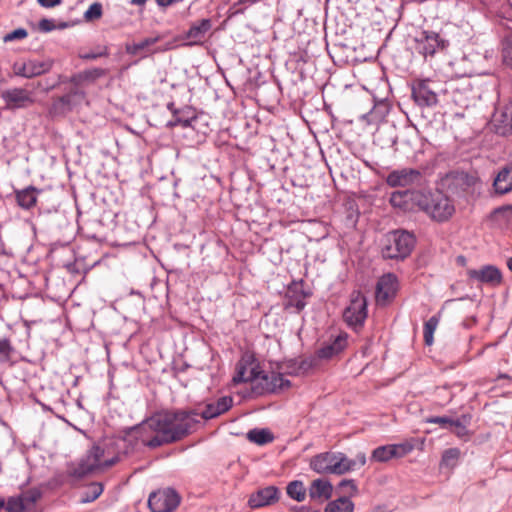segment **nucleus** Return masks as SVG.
I'll return each instance as SVG.
<instances>
[{"mask_svg":"<svg viewBox=\"0 0 512 512\" xmlns=\"http://www.w3.org/2000/svg\"><path fill=\"white\" fill-rule=\"evenodd\" d=\"M198 416L196 411L158 413L137 426L135 435L143 445L156 448L187 436L199 423Z\"/></svg>","mask_w":512,"mask_h":512,"instance_id":"obj_1","label":"nucleus"},{"mask_svg":"<svg viewBox=\"0 0 512 512\" xmlns=\"http://www.w3.org/2000/svg\"><path fill=\"white\" fill-rule=\"evenodd\" d=\"M233 381L250 382L252 390L257 394L275 392L290 386L289 380L285 379L281 373L265 372L255 364L239 367Z\"/></svg>","mask_w":512,"mask_h":512,"instance_id":"obj_2","label":"nucleus"},{"mask_svg":"<svg viewBox=\"0 0 512 512\" xmlns=\"http://www.w3.org/2000/svg\"><path fill=\"white\" fill-rule=\"evenodd\" d=\"M365 453H358L355 459L348 458L341 452H325L314 456L310 467L320 474L343 475L366 464Z\"/></svg>","mask_w":512,"mask_h":512,"instance_id":"obj_3","label":"nucleus"},{"mask_svg":"<svg viewBox=\"0 0 512 512\" xmlns=\"http://www.w3.org/2000/svg\"><path fill=\"white\" fill-rule=\"evenodd\" d=\"M417 197L418 207L435 221H447L455 213L453 201L439 190L428 193L421 192V195Z\"/></svg>","mask_w":512,"mask_h":512,"instance_id":"obj_4","label":"nucleus"},{"mask_svg":"<svg viewBox=\"0 0 512 512\" xmlns=\"http://www.w3.org/2000/svg\"><path fill=\"white\" fill-rule=\"evenodd\" d=\"M414 245L413 234L404 230H395L385 236L381 253L386 259L402 260L410 255Z\"/></svg>","mask_w":512,"mask_h":512,"instance_id":"obj_5","label":"nucleus"},{"mask_svg":"<svg viewBox=\"0 0 512 512\" xmlns=\"http://www.w3.org/2000/svg\"><path fill=\"white\" fill-rule=\"evenodd\" d=\"M104 450L99 446H94L87 455L80 460L78 465L73 469L72 474L75 477L82 478L96 470L113 466L117 461V457L104 459Z\"/></svg>","mask_w":512,"mask_h":512,"instance_id":"obj_6","label":"nucleus"},{"mask_svg":"<svg viewBox=\"0 0 512 512\" xmlns=\"http://www.w3.org/2000/svg\"><path fill=\"white\" fill-rule=\"evenodd\" d=\"M180 504V496L173 489H162L150 494L148 506L152 512H173Z\"/></svg>","mask_w":512,"mask_h":512,"instance_id":"obj_7","label":"nucleus"},{"mask_svg":"<svg viewBox=\"0 0 512 512\" xmlns=\"http://www.w3.org/2000/svg\"><path fill=\"white\" fill-rule=\"evenodd\" d=\"M367 317V301L359 292H354L351 296L349 306L343 313V318L349 326H361Z\"/></svg>","mask_w":512,"mask_h":512,"instance_id":"obj_8","label":"nucleus"},{"mask_svg":"<svg viewBox=\"0 0 512 512\" xmlns=\"http://www.w3.org/2000/svg\"><path fill=\"white\" fill-rule=\"evenodd\" d=\"M420 171L412 168L394 170L388 174L386 182L391 187H409L420 184Z\"/></svg>","mask_w":512,"mask_h":512,"instance_id":"obj_9","label":"nucleus"},{"mask_svg":"<svg viewBox=\"0 0 512 512\" xmlns=\"http://www.w3.org/2000/svg\"><path fill=\"white\" fill-rule=\"evenodd\" d=\"M397 291V277L392 273L383 275L377 282L376 302L380 305H386L396 296Z\"/></svg>","mask_w":512,"mask_h":512,"instance_id":"obj_10","label":"nucleus"},{"mask_svg":"<svg viewBox=\"0 0 512 512\" xmlns=\"http://www.w3.org/2000/svg\"><path fill=\"white\" fill-rule=\"evenodd\" d=\"M40 493L37 491H28L19 496L10 497L6 503L7 512H33Z\"/></svg>","mask_w":512,"mask_h":512,"instance_id":"obj_11","label":"nucleus"},{"mask_svg":"<svg viewBox=\"0 0 512 512\" xmlns=\"http://www.w3.org/2000/svg\"><path fill=\"white\" fill-rule=\"evenodd\" d=\"M412 96L420 106H432L437 103V94L428 79L417 80L412 86Z\"/></svg>","mask_w":512,"mask_h":512,"instance_id":"obj_12","label":"nucleus"},{"mask_svg":"<svg viewBox=\"0 0 512 512\" xmlns=\"http://www.w3.org/2000/svg\"><path fill=\"white\" fill-rule=\"evenodd\" d=\"M51 67L52 64L50 62L26 60L15 62L13 71L18 76L32 78L48 72Z\"/></svg>","mask_w":512,"mask_h":512,"instance_id":"obj_13","label":"nucleus"},{"mask_svg":"<svg viewBox=\"0 0 512 512\" xmlns=\"http://www.w3.org/2000/svg\"><path fill=\"white\" fill-rule=\"evenodd\" d=\"M467 276L472 281L492 286L499 285L502 281L501 271L494 265H485L479 269H468Z\"/></svg>","mask_w":512,"mask_h":512,"instance_id":"obj_14","label":"nucleus"},{"mask_svg":"<svg viewBox=\"0 0 512 512\" xmlns=\"http://www.w3.org/2000/svg\"><path fill=\"white\" fill-rule=\"evenodd\" d=\"M417 41V50L425 57L434 55L444 48V41L435 32L423 31Z\"/></svg>","mask_w":512,"mask_h":512,"instance_id":"obj_15","label":"nucleus"},{"mask_svg":"<svg viewBox=\"0 0 512 512\" xmlns=\"http://www.w3.org/2000/svg\"><path fill=\"white\" fill-rule=\"evenodd\" d=\"M409 448L403 444H392L377 447L373 450L371 461L387 462L392 458H401L409 452Z\"/></svg>","mask_w":512,"mask_h":512,"instance_id":"obj_16","label":"nucleus"},{"mask_svg":"<svg viewBox=\"0 0 512 512\" xmlns=\"http://www.w3.org/2000/svg\"><path fill=\"white\" fill-rule=\"evenodd\" d=\"M2 97L10 109L23 108L33 103L30 93L22 88L6 90L2 93Z\"/></svg>","mask_w":512,"mask_h":512,"instance_id":"obj_17","label":"nucleus"},{"mask_svg":"<svg viewBox=\"0 0 512 512\" xmlns=\"http://www.w3.org/2000/svg\"><path fill=\"white\" fill-rule=\"evenodd\" d=\"M279 490L275 486H268L253 493L249 498L252 508H260L271 505L278 500Z\"/></svg>","mask_w":512,"mask_h":512,"instance_id":"obj_18","label":"nucleus"},{"mask_svg":"<svg viewBox=\"0 0 512 512\" xmlns=\"http://www.w3.org/2000/svg\"><path fill=\"white\" fill-rule=\"evenodd\" d=\"M418 195H421V192H416L412 190H404V191H396L391 194L390 203L394 207H398L403 210H411L414 205L418 206Z\"/></svg>","mask_w":512,"mask_h":512,"instance_id":"obj_19","label":"nucleus"},{"mask_svg":"<svg viewBox=\"0 0 512 512\" xmlns=\"http://www.w3.org/2000/svg\"><path fill=\"white\" fill-rule=\"evenodd\" d=\"M494 125L498 133H512V100L494 115Z\"/></svg>","mask_w":512,"mask_h":512,"instance_id":"obj_20","label":"nucleus"},{"mask_svg":"<svg viewBox=\"0 0 512 512\" xmlns=\"http://www.w3.org/2000/svg\"><path fill=\"white\" fill-rule=\"evenodd\" d=\"M347 345V334H339L331 343L318 350V357L322 359H331L344 350Z\"/></svg>","mask_w":512,"mask_h":512,"instance_id":"obj_21","label":"nucleus"},{"mask_svg":"<svg viewBox=\"0 0 512 512\" xmlns=\"http://www.w3.org/2000/svg\"><path fill=\"white\" fill-rule=\"evenodd\" d=\"M232 406L231 397H222L216 403L208 404L205 409L199 413V417L203 419H212L219 416L220 414L228 411Z\"/></svg>","mask_w":512,"mask_h":512,"instance_id":"obj_22","label":"nucleus"},{"mask_svg":"<svg viewBox=\"0 0 512 512\" xmlns=\"http://www.w3.org/2000/svg\"><path fill=\"white\" fill-rule=\"evenodd\" d=\"M332 484L323 479L314 480L309 488V496L311 499L319 500L321 502L328 500L332 496Z\"/></svg>","mask_w":512,"mask_h":512,"instance_id":"obj_23","label":"nucleus"},{"mask_svg":"<svg viewBox=\"0 0 512 512\" xmlns=\"http://www.w3.org/2000/svg\"><path fill=\"white\" fill-rule=\"evenodd\" d=\"M493 187L497 194H506L512 191V166L503 167L498 172Z\"/></svg>","mask_w":512,"mask_h":512,"instance_id":"obj_24","label":"nucleus"},{"mask_svg":"<svg viewBox=\"0 0 512 512\" xmlns=\"http://www.w3.org/2000/svg\"><path fill=\"white\" fill-rule=\"evenodd\" d=\"M492 220L500 226H512V206H503L495 209L491 214Z\"/></svg>","mask_w":512,"mask_h":512,"instance_id":"obj_25","label":"nucleus"},{"mask_svg":"<svg viewBox=\"0 0 512 512\" xmlns=\"http://www.w3.org/2000/svg\"><path fill=\"white\" fill-rule=\"evenodd\" d=\"M211 28V23L207 19L201 20L198 24L192 25L191 28L187 32V38L192 39L193 43L200 42L206 32Z\"/></svg>","mask_w":512,"mask_h":512,"instance_id":"obj_26","label":"nucleus"},{"mask_svg":"<svg viewBox=\"0 0 512 512\" xmlns=\"http://www.w3.org/2000/svg\"><path fill=\"white\" fill-rule=\"evenodd\" d=\"M18 204L25 209H30L36 204V189L34 187L26 188L16 194Z\"/></svg>","mask_w":512,"mask_h":512,"instance_id":"obj_27","label":"nucleus"},{"mask_svg":"<svg viewBox=\"0 0 512 512\" xmlns=\"http://www.w3.org/2000/svg\"><path fill=\"white\" fill-rule=\"evenodd\" d=\"M354 504L347 497H340L332 502H330L324 512H353Z\"/></svg>","mask_w":512,"mask_h":512,"instance_id":"obj_28","label":"nucleus"},{"mask_svg":"<svg viewBox=\"0 0 512 512\" xmlns=\"http://www.w3.org/2000/svg\"><path fill=\"white\" fill-rule=\"evenodd\" d=\"M470 421V415H462L460 418L454 419V423L452 424V427H450V430L459 438L466 439L468 437L467 426L470 424Z\"/></svg>","mask_w":512,"mask_h":512,"instance_id":"obj_29","label":"nucleus"},{"mask_svg":"<svg viewBox=\"0 0 512 512\" xmlns=\"http://www.w3.org/2000/svg\"><path fill=\"white\" fill-rule=\"evenodd\" d=\"M249 441L258 445H265L273 441V435L266 429H253L247 433Z\"/></svg>","mask_w":512,"mask_h":512,"instance_id":"obj_30","label":"nucleus"},{"mask_svg":"<svg viewBox=\"0 0 512 512\" xmlns=\"http://www.w3.org/2000/svg\"><path fill=\"white\" fill-rule=\"evenodd\" d=\"M287 494L290 498L301 502L306 497V489L302 481H292L286 488Z\"/></svg>","mask_w":512,"mask_h":512,"instance_id":"obj_31","label":"nucleus"},{"mask_svg":"<svg viewBox=\"0 0 512 512\" xmlns=\"http://www.w3.org/2000/svg\"><path fill=\"white\" fill-rule=\"evenodd\" d=\"M161 39L160 36L156 37H148L144 40L133 43V44H127L126 45V52L131 55H137L140 51L147 49L148 47L154 45Z\"/></svg>","mask_w":512,"mask_h":512,"instance_id":"obj_32","label":"nucleus"},{"mask_svg":"<svg viewBox=\"0 0 512 512\" xmlns=\"http://www.w3.org/2000/svg\"><path fill=\"white\" fill-rule=\"evenodd\" d=\"M451 178L452 183L463 190L473 186L477 181L476 177L469 175L465 172H456L453 175H451Z\"/></svg>","mask_w":512,"mask_h":512,"instance_id":"obj_33","label":"nucleus"},{"mask_svg":"<svg viewBox=\"0 0 512 512\" xmlns=\"http://www.w3.org/2000/svg\"><path fill=\"white\" fill-rule=\"evenodd\" d=\"M438 323H439L438 318L436 316H433L428 321H426L424 324V330H423L424 341H425V344L428 346L433 344V340H434L433 335L438 326Z\"/></svg>","mask_w":512,"mask_h":512,"instance_id":"obj_34","label":"nucleus"},{"mask_svg":"<svg viewBox=\"0 0 512 512\" xmlns=\"http://www.w3.org/2000/svg\"><path fill=\"white\" fill-rule=\"evenodd\" d=\"M460 457V450L458 448H450L444 451L442 455L441 465L454 468L457 465Z\"/></svg>","mask_w":512,"mask_h":512,"instance_id":"obj_35","label":"nucleus"},{"mask_svg":"<svg viewBox=\"0 0 512 512\" xmlns=\"http://www.w3.org/2000/svg\"><path fill=\"white\" fill-rule=\"evenodd\" d=\"M103 492V487L100 483H93L88 487V490L82 495L80 503H89L96 500Z\"/></svg>","mask_w":512,"mask_h":512,"instance_id":"obj_36","label":"nucleus"},{"mask_svg":"<svg viewBox=\"0 0 512 512\" xmlns=\"http://www.w3.org/2000/svg\"><path fill=\"white\" fill-rule=\"evenodd\" d=\"M104 75V70L102 69H93L85 72L79 73L74 77V81L76 83H82L83 80H94L100 76Z\"/></svg>","mask_w":512,"mask_h":512,"instance_id":"obj_37","label":"nucleus"},{"mask_svg":"<svg viewBox=\"0 0 512 512\" xmlns=\"http://www.w3.org/2000/svg\"><path fill=\"white\" fill-rule=\"evenodd\" d=\"M12 351L10 342L6 339H0V362H8Z\"/></svg>","mask_w":512,"mask_h":512,"instance_id":"obj_38","label":"nucleus"},{"mask_svg":"<svg viewBox=\"0 0 512 512\" xmlns=\"http://www.w3.org/2000/svg\"><path fill=\"white\" fill-rule=\"evenodd\" d=\"M27 35H28V33H27V31L24 28H18V29H15L14 31H12L10 33H7L3 37V41L4 42H11V41H14V40L24 39V38L27 37Z\"/></svg>","mask_w":512,"mask_h":512,"instance_id":"obj_39","label":"nucleus"},{"mask_svg":"<svg viewBox=\"0 0 512 512\" xmlns=\"http://www.w3.org/2000/svg\"><path fill=\"white\" fill-rule=\"evenodd\" d=\"M428 423L439 424L442 428L450 429L454 423V419L446 416L430 417L427 419Z\"/></svg>","mask_w":512,"mask_h":512,"instance_id":"obj_40","label":"nucleus"},{"mask_svg":"<svg viewBox=\"0 0 512 512\" xmlns=\"http://www.w3.org/2000/svg\"><path fill=\"white\" fill-rule=\"evenodd\" d=\"M102 14V6L99 3H93L90 5L88 10L85 12V18L87 20L97 19Z\"/></svg>","mask_w":512,"mask_h":512,"instance_id":"obj_41","label":"nucleus"},{"mask_svg":"<svg viewBox=\"0 0 512 512\" xmlns=\"http://www.w3.org/2000/svg\"><path fill=\"white\" fill-rule=\"evenodd\" d=\"M503 54L505 62L512 68V34L506 37Z\"/></svg>","mask_w":512,"mask_h":512,"instance_id":"obj_42","label":"nucleus"},{"mask_svg":"<svg viewBox=\"0 0 512 512\" xmlns=\"http://www.w3.org/2000/svg\"><path fill=\"white\" fill-rule=\"evenodd\" d=\"M339 486L343 491L349 493L350 495H355L357 493V486L354 480L352 479H344L339 483Z\"/></svg>","mask_w":512,"mask_h":512,"instance_id":"obj_43","label":"nucleus"},{"mask_svg":"<svg viewBox=\"0 0 512 512\" xmlns=\"http://www.w3.org/2000/svg\"><path fill=\"white\" fill-rule=\"evenodd\" d=\"M39 29L43 32H50L55 29V25L52 20L44 18L39 22Z\"/></svg>","mask_w":512,"mask_h":512,"instance_id":"obj_44","label":"nucleus"},{"mask_svg":"<svg viewBox=\"0 0 512 512\" xmlns=\"http://www.w3.org/2000/svg\"><path fill=\"white\" fill-rule=\"evenodd\" d=\"M38 3L45 8H52L61 3V0H37Z\"/></svg>","mask_w":512,"mask_h":512,"instance_id":"obj_45","label":"nucleus"},{"mask_svg":"<svg viewBox=\"0 0 512 512\" xmlns=\"http://www.w3.org/2000/svg\"><path fill=\"white\" fill-rule=\"evenodd\" d=\"M103 54L102 53H99V54H82L81 55V58L83 59H96L97 57H100L102 56Z\"/></svg>","mask_w":512,"mask_h":512,"instance_id":"obj_46","label":"nucleus"},{"mask_svg":"<svg viewBox=\"0 0 512 512\" xmlns=\"http://www.w3.org/2000/svg\"><path fill=\"white\" fill-rule=\"evenodd\" d=\"M156 1L160 6H168L172 3L173 0H156Z\"/></svg>","mask_w":512,"mask_h":512,"instance_id":"obj_47","label":"nucleus"},{"mask_svg":"<svg viewBox=\"0 0 512 512\" xmlns=\"http://www.w3.org/2000/svg\"><path fill=\"white\" fill-rule=\"evenodd\" d=\"M457 262L461 265H464L465 262H466V259L463 257V256H458L457 257Z\"/></svg>","mask_w":512,"mask_h":512,"instance_id":"obj_48","label":"nucleus"},{"mask_svg":"<svg viewBox=\"0 0 512 512\" xmlns=\"http://www.w3.org/2000/svg\"><path fill=\"white\" fill-rule=\"evenodd\" d=\"M147 0H131V2L133 4H136V5H142L146 2Z\"/></svg>","mask_w":512,"mask_h":512,"instance_id":"obj_49","label":"nucleus"},{"mask_svg":"<svg viewBox=\"0 0 512 512\" xmlns=\"http://www.w3.org/2000/svg\"><path fill=\"white\" fill-rule=\"evenodd\" d=\"M61 102L63 103H69L70 101V96H64L60 99Z\"/></svg>","mask_w":512,"mask_h":512,"instance_id":"obj_50","label":"nucleus"},{"mask_svg":"<svg viewBox=\"0 0 512 512\" xmlns=\"http://www.w3.org/2000/svg\"><path fill=\"white\" fill-rule=\"evenodd\" d=\"M507 267L512 272V257L507 260Z\"/></svg>","mask_w":512,"mask_h":512,"instance_id":"obj_51","label":"nucleus"},{"mask_svg":"<svg viewBox=\"0 0 512 512\" xmlns=\"http://www.w3.org/2000/svg\"><path fill=\"white\" fill-rule=\"evenodd\" d=\"M5 506L4 499L0 498V509H2Z\"/></svg>","mask_w":512,"mask_h":512,"instance_id":"obj_52","label":"nucleus"}]
</instances>
